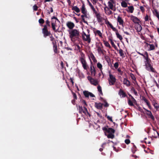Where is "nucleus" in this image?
I'll list each match as a JSON object with an SVG mask.
<instances>
[{
    "label": "nucleus",
    "instance_id": "864d4df0",
    "mask_svg": "<svg viewBox=\"0 0 159 159\" xmlns=\"http://www.w3.org/2000/svg\"><path fill=\"white\" fill-rule=\"evenodd\" d=\"M130 76L132 80H135V77L134 75L133 74H131L130 75Z\"/></svg>",
    "mask_w": 159,
    "mask_h": 159
},
{
    "label": "nucleus",
    "instance_id": "473e14b6",
    "mask_svg": "<svg viewBox=\"0 0 159 159\" xmlns=\"http://www.w3.org/2000/svg\"><path fill=\"white\" fill-rule=\"evenodd\" d=\"M98 90L100 93V94L101 95H102L103 93L102 92V89L101 86H98Z\"/></svg>",
    "mask_w": 159,
    "mask_h": 159
},
{
    "label": "nucleus",
    "instance_id": "5701e85b",
    "mask_svg": "<svg viewBox=\"0 0 159 159\" xmlns=\"http://www.w3.org/2000/svg\"><path fill=\"white\" fill-rule=\"evenodd\" d=\"M72 10L75 11L77 13H79L80 12V10L79 8L76 6H74L72 7Z\"/></svg>",
    "mask_w": 159,
    "mask_h": 159
},
{
    "label": "nucleus",
    "instance_id": "cd10ccee",
    "mask_svg": "<svg viewBox=\"0 0 159 159\" xmlns=\"http://www.w3.org/2000/svg\"><path fill=\"white\" fill-rule=\"evenodd\" d=\"M105 135L107 136L108 138L113 139L114 137V134H109L108 135H107L106 133H105Z\"/></svg>",
    "mask_w": 159,
    "mask_h": 159
},
{
    "label": "nucleus",
    "instance_id": "c85d7f7f",
    "mask_svg": "<svg viewBox=\"0 0 159 159\" xmlns=\"http://www.w3.org/2000/svg\"><path fill=\"white\" fill-rule=\"evenodd\" d=\"M131 92L132 93H134L135 95H138L137 92L135 90L134 88H132L131 89Z\"/></svg>",
    "mask_w": 159,
    "mask_h": 159
},
{
    "label": "nucleus",
    "instance_id": "2f4dec72",
    "mask_svg": "<svg viewBox=\"0 0 159 159\" xmlns=\"http://www.w3.org/2000/svg\"><path fill=\"white\" fill-rule=\"evenodd\" d=\"M104 43L105 44V46L107 47H108L109 48H111V46L110 45L109 43L107 41H104Z\"/></svg>",
    "mask_w": 159,
    "mask_h": 159
},
{
    "label": "nucleus",
    "instance_id": "c9c22d12",
    "mask_svg": "<svg viewBox=\"0 0 159 159\" xmlns=\"http://www.w3.org/2000/svg\"><path fill=\"white\" fill-rule=\"evenodd\" d=\"M153 105L154 106L155 108L157 110L159 108V105L156 102H153Z\"/></svg>",
    "mask_w": 159,
    "mask_h": 159
},
{
    "label": "nucleus",
    "instance_id": "5fc2aeb1",
    "mask_svg": "<svg viewBox=\"0 0 159 159\" xmlns=\"http://www.w3.org/2000/svg\"><path fill=\"white\" fill-rule=\"evenodd\" d=\"M109 76L111 80H116L115 78L111 74H110Z\"/></svg>",
    "mask_w": 159,
    "mask_h": 159
},
{
    "label": "nucleus",
    "instance_id": "de8ad7c7",
    "mask_svg": "<svg viewBox=\"0 0 159 159\" xmlns=\"http://www.w3.org/2000/svg\"><path fill=\"white\" fill-rule=\"evenodd\" d=\"M33 10L34 11H36L38 10V7L36 5H34L33 7Z\"/></svg>",
    "mask_w": 159,
    "mask_h": 159
},
{
    "label": "nucleus",
    "instance_id": "ea45409f",
    "mask_svg": "<svg viewBox=\"0 0 159 159\" xmlns=\"http://www.w3.org/2000/svg\"><path fill=\"white\" fill-rule=\"evenodd\" d=\"M110 40L111 41V43L112 46L113 47H114L116 49L117 47L115 45V44H114V43L113 42L112 40L111 39H110Z\"/></svg>",
    "mask_w": 159,
    "mask_h": 159
},
{
    "label": "nucleus",
    "instance_id": "e433bc0d",
    "mask_svg": "<svg viewBox=\"0 0 159 159\" xmlns=\"http://www.w3.org/2000/svg\"><path fill=\"white\" fill-rule=\"evenodd\" d=\"M97 51L98 53H101L102 54L103 53V52L102 50V49L100 47H97Z\"/></svg>",
    "mask_w": 159,
    "mask_h": 159
},
{
    "label": "nucleus",
    "instance_id": "f3484780",
    "mask_svg": "<svg viewBox=\"0 0 159 159\" xmlns=\"http://www.w3.org/2000/svg\"><path fill=\"white\" fill-rule=\"evenodd\" d=\"M95 14L96 15L98 22H101L102 20V18L100 14L97 12V13Z\"/></svg>",
    "mask_w": 159,
    "mask_h": 159
},
{
    "label": "nucleus",
    "instance_id": "69168bd1",
    "mask_svg": "<svg viewBox=\"0 0 159 159\" xmlns=\"http://www.w3.org/2000/svg\"><path fill=\"white\" fill-rule=\"evenodd\" d=\"M147 104L150 109H151V107L148 102H147Z\"/></svg>",
    "mask_w": 159,
    "mask_h": 159
},
{
    "label": "nucleus",
    "instance_id": "0e129e2a",
    "mask_svg": "<svg viewBox=\"0 0 159 159\" xmlns=\"http://www.w3.org/2000/svg\"><path fill=\"white\" fill-rule=\"evenodd\" d=\"M145 55L146 56L144 55V58H146L147 57H148V53H147V52H146L145 53Z\"/></svg>",
    "mask_w": 159,
    "mask_h": 159
},
{
    "label": "nucleus",
    "instance_id": "2eb2a0df",
    "mask_svg": "<svg viewBox=\"0 0 159 159\" xmlns=\"http://www.w3.org/2000/svg\"><path fill=\"white\" fill-rule=\"evenodd\" d=\"M118 93L121 98H124L126 96L125 93L121 89L120 90Z\"/></svg>",
    "mask_w": 159,
    "mask_h": 159
},
{
    "label": "nucleus",
    "instance_id": "72a5a7b5",
    "mask_svg": "<svg viewBox=\"0 0 159 159\" xmlns=\"http://www.w3.org/2000/svg\"><path fill=\"white\" fill-rule=\"evenodd\" d=\"M147 45L150 46L149 50H153L155 49V46L153 44H150L147 43Z\"/></svg>",
    "mask_w": 159,
    "mask_h": 159
},
{
    "label": "nucleus",
    "instance_id": "a18cd8bd",
    "mask_svg": "<svg viewBox=\"0 0 159 159\" xmlns=\"http://www.w3.org/2000/svg\"><path fill=\"white\" fill-rule=\"evenodd\" d=\"M108 119L111 122H112V117L109 116H106Z\"/></svg>",
    "mask_w": 159,
    "mask_h": 159
},
{
    "label": "nucleus",
    "instance_id": "4d7b16f0",
    "mask_svg": "<svg viewBox=\"0 0 159 159\" xmlns=\"http://www.w3.org/2000/svg\"><path fill=\"white\" fill-rule=\"evenodd\" d=\"M125 142L127 144H129L130 142V141L129 139H126L125 140Z\"/></svg>",
    "mask_w": 159,
    "mask_h": 159
},
{
    "label": "nucleus",
    "instance_id": "f03ea898",
    "mask_svg": "<svg viewBox=\"0 0 159 159\" xmlns=\"http://www.w3.org/2000/svg\"><path fill=\"white\" fill-rule=\"evenodd\" d=\"M59 22V21L57 17L53 16L52 18V27L53 30L55 32H57L58 30L57 24Z\"/></svg>",
    "mask_w": 159,
    "mask_h": 159
},
{
    "label": "nucleus",
    "instance_id": "7c9ffc66",
    "mask_svg": "<svg viewBox=\"0 0 159 159\" xmlns=\"http://www.w3.org/2000/svg\"><path fill=\"white\" fill-rule=\"evenodd\" d=\"M121 6L124 7H127V3L124 1H123L121 3Z\"/></svg>",
    "mask_w": 159,
    "mask_h": 159
},
{
    "label": "nucleus",
    "instance_id": "f257e3e1",
    "mask_svg": "<svg viewBox=\"0 0 159 159\" xmlns=\"http://www.w3.org/2000/svg\"><path fill=\"white\" fill-rule=\"evenodd\" d=\"M69 37L71 40L73 42L75 41L74 38L78 39L80 36V32L77 29H72L71 30H69Z\"/></svg>",
    "mask_w": 159,
    "mask_h": 159
},
{
    "label": "nucleus",
    "instance_id": "79ce46f5",
    "mask_svg": "<svg viewBox=\"0 0 159 159\" xmlns=\"http://www.w3.org/2000/svg\"><path fill=\"white\" fill-rule=\"evenodd\" d=\"M39 24H43L44 23V21L43 19L40 18L39 20Z\"/></svg>",
    "mask_w": 159,
    "mask_h": 159
},
{
    "label": "nucleus",
    "instance_id": "8fccbe9b",
    "mask_svg": "<svg viewBox=\"0 0 159 159\" xmlns=\"http://www.w3.org/2000/svg\"><path fill=\"white\" fill-rule=\"evenodd\" d=\"M118 66H119V64H118V62H116L114 65V67L116 69H117V68H118Z\"/></svg>",
    "mask_w": 159,
    "mask_h": 159
},
{
    "label": "nucleus",
    "instance_id": "052dcab7",
    "mask_svg": "<svg viewBox=\"0 0 159 159\" xmlns=\"http://www.w3.org/2000/svg\"><path fill=\"white\" fill-rule=\"evenodd\" d=\"M140 10H141V11H142L143 12L144 11V8L143 6H140Z\"/></svg>",
    "mask_w": 159,
    "mask_h": 159
},
{
    "label": "nucleus",
    "instance_id": "49530a36",
    "mask_svg": "<svg viewBox=\"0 0 159 159\" xmlns=\"http://www.w3.org/2000/svg\"><path fill=\"white\" fill-rule=\"evenodd\" d=\"M97 67L99 68L100 69H101L102 68V66L101 65V64L99 63H98L97 64Z\"/></svg>",
    "mask_w": 159,
    "mask_h": 159
},
{
    "label": "nucleus",
    "instance_id": "680f3d73",
    "mask_svg": "<svg viewBox=\"0 0 159 159\" xmlns=\"http://www.w3.org/2000/svg\"><path fill=\"white\" fill-rule=\"evenodd\" d=\"M145 21H147L148 20V15H146V16L145 17Z\"/></svg>",
    "mask_w": 159,
    "mask_h": 159
},
{
    "label": "nucleus",
    "instance_id": "6e6d98bb",
    "mask_svg": "<svg viewBox=\"0 0 159 159\" xmlns=\"http://www.w3.org/2000/svg\"><path fill=\"white\" fill-rule=\"evenodd\" d=\"M102 129L103 131H106L107 132L108 130V128H107V127H103L102 128Z\"/></svg>",
    "mask_w": 159,
    "mask_h": 159
},
{
    "label": "nucleus",
    "instance_id": "7ed1b4c3",
    "mask_svg": "<svg viewBox=\"0 0 159 159\" xmlns=\"http://www.w3.org/2000/svg\"><path fill=\"white\" fill-rule=\"evenodd\" d=\"M146 60V66L147 69L150 71L152 72H154V69L153 68L152 66L150 64L151 61L147 57L146 58H145Z\"/></svg>",
    "mask_w": 159,
    "mask_h": 159
},
{
    "label": "nucleus",
    "instance_id": "37998d69",
    "mask_svg": "<svg viewBox=\"0 0 159 159\" xmlns=\"http://www.w3.org/2000/svg\"><path fill=\"white\" fill-rule=\"evenodd\" d=\"M119 53L120 55V56L122 57L124 56V54L123 52V51L121 49H120L119 50Z\"/></svg>",
    "mask_w": 159,
    "mask_h": 159
},
{
    "label": "nucleus",
    "instance_id": "3c124183",
    "mask_svg": "<svg viewBox=\"0 0 159 159\" xmlns=\"http://www.w3.org/2000/svg\"><path fill=\"white\" fill-rule=\"evenodd\" d=\"M81 102L82 104L84 105V107L87 106V104L86 102L84 100H82L81 101Z\"/></svg>",
    "mask_w": 159,
    "mask_h": 159
},
{
    "label": "nucleus",
    "instance_id": "603ef678",
    "mask_svg": "<svg viewBox=\"0 0 159 159\" xmlns=\"http://www.w3.org/2000/svg\"><path fill=\"white\" fill-rule=\"evenodd\" d=\"M104 106L105 107H108L109 106L107 102L105 100L104 101Z\"/></svg>",
    "mask_w": 159,
    "mask_h": 159
},
{
    "label": "nucleus",
    "instance_id": "6e6552de",
    "mask_svg": "<svg viewBox=\"0 0 159 159\" xmlns=\"http://www.w3.org/2000/svg\"><path fill=\"white\" fill-rule=\"evenodd\" d=\"M79 111L80 113L83 112L85 114H89L87 109L85 107H84V109H83L82 106H79Z\"/></svg>",
    "mask_w": 159,
    "mask_h": 159
},
{
    "label": "nucleus",
    "instance_id": "9d476101",
    "mask_svg": "<svg viewBox=\"0 0 159 159\" xmlns=\"http://www.w3.org/2000/svg\"><path fill=\"white\" fill-rule=\"evenodd\" d=\"M66 26L70 30H72L75 27V25L74 23L68 21L66 23Z\"/></svg>",
    "mask_w": 159,
    "mask_h": 159
},
{
    "label": "nucleus",
    "instance_id": "c756f323",
    "mask_svg": "<svg viewBox=\"0 0 159 159\" xmlns=\"http://www.w3.org/2000/svg\"><path fill=\"white\" fill-rule=\"evenodd\" d=\"M123 83L124 84H125L127 86H129L130 85V82L129 80H123Z\"/></svg>",
    "mask_w": 159,
    "mask_h": 159
},
{
    "label": "nucleus",
    "instance_id": "6ab92c4d",
    "mask_svg": "<svg viewBox=\"0 0 159 159\" xmlns=\"http://www.w3.org/2000/svg\"><path fill=\"white\" fill-rule=\"evenodd\" d=\"M81 11L82 13H87V11L86 10V8H85V5L84 3L83 4V5L82 6Z\"/></svg>",
    "mask_w": 159,
    "mask_h": 159
},
{
    "label": "nucleus",
    "instance_id": "c03bdc74",
    "mask_svg": "<svg viewBox=\"0 0 159 159\" xmlns=\"http://www.w3.org/2000/svg\"><path fill=\"white\" fill-rule=\"evenodd\" d=\"M109 26H110V27L113 30L116 31L117 30L111 24H110L109 25Z\"/></svg>",
    "mask_w": 159,
    "mask_h": 159
},
{
    "label": "nucleus",
    "instance_id": "412c9836",
    "mask_svg": "<svg viewBox=\"0 0 159 159\" xmlns=\"http://www.w3.org/2000/svg\"><path fill=\"white\" fill-rule=\"evenodd\" d=\"M88 2L89 3V6L90 7L91 9L92 10L93 12L95 14H96L97 12L96 11L94 7L93 6V5L92 4L89 2V0H88Z\"/></svg>",
    "mask_w": 159,
    "mask_h": 159
},
{
    "label": "nucleus",
    "instance_id": "e2e57ef3",
    "mask_svg": "<svg viewBox=\"0 0 159 159\" xmlns=\"http://www.w3.org/2000/svg\"><path fill=\"white\" fill-rule=\"evenodd\" d=\"M73 94L74 99H77V96L76 94L74 93H73Z\"/></svg>",
    "mask_w": 159,
    "mask_h": 159
},
{
    "label": "nucleus",
    "instance_id": "a211bd4d",
    "mask_svg": "<svg viewBox=\"0 0 159 159\" xmlns=\"http://www.w3.org/2000/svg\"><path fill=\"white\" fill-rule=\"evenodd\" d=\"M117 21L119 23L120 25H123L124 22L123 19L120 16H118L117 17Z\"/></svg>",
    "mask_w": 159,
    "mask_h": 159
},
{
    "label": "nucleus",
    "instance_id": "aec40b11",
    "mask_svg": "<svg viewBox=\"0 0 159 159\" xmlns=\"http://www.w3.org/2000/svg\"><path fill=\"white\" fill-rule=\"evenodd\" d=\"M135 28L138 32H140L142 30V26L139 24L136 25Z\"/></svg>",
    "mask_w": 159,
    "mask_h": 159
},
{
    "label": "nucleus",
    "instance_id": "4c0bfd02",
    "mask_svg": "<svg viewBox=\"0 0 159 159\" xmlns=\"http://www.w3.org/2000/svg\"><path fill=\"white\" fill-rule=\"evenodd\" d=\"M109 83L110 85H113L115 83V80H109Z\"/></svg>",
    "mask_w": 159,
    "mask_h": 159
},
{
    "label": "nucleus",
    "instance_id": "f704fd0d",
    "mask_svg": "<svg viewBox=\"0 0 159 159\" xmlns=\"http://www.w3.org/2000/svg\"><path fill=\"white\" fill-rule=\"evenodd\" d=\"M95 33L98 34L100 37L102 38V34L100 31L97 30Z\"/></svg>",
    "mask_w": 159,
    "mask_h": 159
},
{
    "label": "nucleus",
    "instance_id": "13d9d810",
    "mask_svg": "<svg viewBox=\"0 0 159 159\" xmlns=\"http://www.w3.org/2000/svg\"><path fill=\"white\" fill-rule=\"evenodd\" d=\"M131 100L133 101L134 103H135L136 102V100L132 96H131Z\"/></svg>",
    "mask_w": 159,
    "mask_h": 159
},
{
    "label": "nucleus",
    "instance_id": "774afa93",
    "mask_svg": "<svg viewBox=\"0 0 159 159\" xmlns=\"http://www.w3.org/2000/svg\"><path fill=\"white\" fill-rule=\"evenodd\" d=\"M137 53L139 55L143 56V57H144V55L143 54H142V53H140V52H137Z\"/></svg>",
    "mask_w": 159,
    "mask_h": 159
},
{
    "label": "nucleus",
    "instance_id": "9b49d317",
    "mask_svg": "<svg viewBox=\"0 0 159 159\" xmlns=\"http://www.w3.org/2000/svg\"><path fill=\"white\" fill-rule=\"evenodd\" d=\"M83 93L85 97H88L89 96L91 97H94V95L91 93L89 92L88 91H85L83 92Z\"/></svg>",
    "mask_w": 159,
    "mask_h": 159
},
{
    "label": "nucleus",
    "instance_id": "ddd939ff",
    "mask_svg": "<svg viewBox=\"0 0 159 159\" xmlns=\"http://www.w3.org/2000/svg\"><path fill=\"white\" fill-rule=\"evenodd\" d=\"M110 9L107 7H105L104 8L105 13L109 15L112 14L113 13L112 11Z\"/></svg>",
    "mask_w": 159,
    "mask_h": 159
},
{
    "label": "nucleus",
    "instance_id": "a878e982",
    "mask_svg": "<svg viewBox=\"0 0 159 159\" xmlns=\"http://www.w3.org/2000/svg\"><path fill=\"white\" fill-rule=\"evenodd\" d=\"M116 34L117 38H119L120 40L122 39L123 38L122 36L118 33V30L116 31Z\"/></svg>",
    "mask_w": 159,
    "mask_h": 159
},
{
    "label": "nucleus",
    "instance_id": "a19ab883",
    "mask_svg": "<svg viewBox=\"0 0 159 159\" xmlns=\"http://www.w3.org/2000/svg\"><path fill=\"white\" fill-rule=\"evenodd\" d=\"M81 17L82 18V21H83V22L87 24H88V22L87 21H85L84 20V15H82L81 16Z\"/></svg>",
    "mask_w": 159,
    "mask_h": 159
},
{
    "label": "nucleus",
    "instance_id": "09e8293b",
    "mask_svg": "<svg viewBox=\"0 0 159 159\" xmlns=\"http://www.w3.org/2000/svg\"><path fill=\"white\" fill-rule=\"evenodd\" d=\"M91 57L93 62H96L97 61V60L95 59L94 56L93 54H92V56H91Z\"/></svg>",
    "mask_w": 159,
    "mask_h": 159
},
{
    "label": "nucleus",
    "instance_id": "423d86ee",
    "mask_svg": "<svg viewBox=\"0 0 159 159\" xmlns=\"http://www.w3.org/2000/svg\"><path fill=\"white\" fill-rule=\"evenodd\" d=\"M80 60L82 65V66L84 70H87L89 68L85 60L82 57L80 58Z\"/></svg>",
    "mask_w": 159,
    "mask_h": 159
},
{
    "label": "nucleus",
    "instance_id": "4be33fe9",
    "mask_svg": "<svg viewBox=\"0 0 159 159\" xmlns=\"http://www.w3.org/2000/svg\"><path fill=\"white\" fill-rule=\"evenodd\" d=\"M91 84L94 85H96L98 84V80H90Z\"/></svg>",
    "mask_w": 159,
    "mask_h": 159
},
{
    "label": "nucleus",
    "instance_id": "bb28decb",
    "mask_svg": "<svg viewBox=\"0 0 159 159\" xmlns=\"http://www.w3.org/2000/svg\"><path fill=\"white\" fill-rule=\"evenodd\" d=\"M108 6L111 10H113V3L110 1L108 2Z\"/></svg>",
    "mask_w": 159,
    "mask_h": 159
},
{
    "label": "nucleus",
    "instance_id": "b1692460",
    "mask_svg": "<svg viewBox=\"0 0 159 159\" xmlns=\"http://www.w3.org/2000/svg\"><path fill=\"white\" fill-rule=\"evenodd\" d=\"M115 131L114 129L111 128H108V130L107 132L109 134H114L115 133Z\"/></svg>",
    "mask_w": 159,
    "mask_h": 159
},
{
    "label": "nucleus",
    "instance_id": "0eeeda50",
    "mask_svg": "<svg viewBox=\"0 0 159 159\" xmlns=\"http://www.w3.org/2000/svg\"><path fill=\"white\" fill-rule=\"evenodd\" d=\"M82 37L84 41L88 42L89 43L91 42V39L89 34L87 35L85 33H84L82 34Z\"/></svg>",
    "mask_w": 159,
    "mask_h": 159
},
{
    "label": "nucleus",
    "instance_id": "393cba45",
    "mask_svg": "<svg viewBox=\"0 0 159 159\" xmlns=\"http://www.w3.org/2000/svg\"><path fill=\"white\" fill-rule=\"evenodd\" d=\"M128 11L129 12H130L131 13H132L133 12V11L134 10V8L133 6H130L128 7Z\"/></svg>",
    "mask_w": 159,
    "mask_h": 159
},
{
    "label": "nucleus",
    "instance_id": "338daca9",
    "mask_svg": "<svg viewBox=\"0 0 159 159\" xmlns=\"http://www.w3.org/2000/svg\"><path fill=\"white\" fill-rule=\"evenodd\" d=\"M61 66L62 68L64 67V63L62 61H61Z\"/></svg>",
    "mask_w": 159,
    "mask_h": 159
},
{
    "label": "nucleus",
    "instance_id": "58836bf2",
    "mask_svg": "<svg viewBox=\"0 0 159 159\" xmlns=\"http://www.w3.org/2000/svg\"><path fill=\"white\" fill-rule=\"evenodd\" d=\"M128 103L129 105L131 106H133V102L131 101L130 99H129L128 101Z\"/></svg>",
    "mask_w": 159,
    "mask_h": 159
},
{
    "label": "nucleus",
    "instance_id": "39448f33",
    "mask_svg": "<svg viewBox=\"0 0 159 159\" xmlns=\"http://www.w3.org/2000/svg\"><path fill=\"white\" fill-rule=\"evenodd\" d=\"M50 38V40L52 41L53 49L54 52L55 53H57V46L56 41L53 38H52L51 37Z\"/></svg>",
    "mask_w": 159,
    "mask_h": 159
},
{
    "label": "nucleus",
    "instance_id": "f8f14e48",
    "mask_svg": "<svg viewBox=\"0 0 159 159\" xmlns=\"http://www.w3.org/2000/svg\"><path fill=\"white\" fill-rule=\"evenodd\" d=\"M131 20L135 23L139 24V20L137 17L132 16L131 17Z\"/></svg>",
    "mask_w": 159,
    "mask_h": 159
},
{
    "label": "nucleus",
    "instance_id": "4468645a",
    "mask_svg": "<svg viewBox=\"0 0 159 159\" xmlns=\"http://www.w3.org/2000/svg\"><path fill=\"white\" fill-rule=\"evenodd\" d=\"M103 104L100 103H95V106L98 109H101L102 108Z\"/></svg>",
    "mask_w": 159,
    "mask_h": 159
},
{
    "label": "nucleus",
    "instance_id": "dca6fc26",
    "mask_svg": "<svg viewBox=\"0 0 159 159\" xmlns=\"http://www.w3.org/2000/svg\"><path fill=\"white\" fill-rule=\"evenodd\" d=\"M90 72L92 75L95 76L96 74V71L94 67L92 65L90 66Z\"/></svg>",
    "mask_w": 159,
    "mask_h": 159
},
{
    "label": "nucleus",
    "instance_id": "bf43d9fd",
    "mask_svg": "<svg viewBox=\"0 0 159 159\" xmlns=\"http://www.w3.org/2000/svg\"><path fill=\"white\" fill-rule=\"evenodd\" d=\"M46 24H47L46 25H47V27L48 26H50L49 22V21L48 20H47L46 21Z\"/></svg>",
    "mask_w": 159,
    "mask_h": 159
},
{
    "label": "nucleus",
    "instance_id": "20e7f679",
    "mask_svg": "<svg viewBox=\"0 0 159 159\" xmlns=\"http://www.w3.org/2000/svg\"><path fill=\"white\" fill-rule=\"evenodd\" d=\"M42 33L43 34V36L44 37H46L47 36H48L50 35V32L48 30L47 25H44L43 28L42 29Z\"/></svg>",
    "mask_w": 159,
    "mask_h": 159
},
{
    "label": "nucleus",
    "instance_id": "1a4fd4ad",
    "mask_svg": "<svg viewBox=\"0 0 159 159\" xmlns=\"http://www.w3.org/2000/svg\"><path fill=\"white\" fill-rule=\"evenodd\" d=\"M144 109L146 111H145V113L148 116V117L151 118L152 120H155V118L153 116L151 112L149 110H147L145 108H144Z\"/></svg>",
    "mask_w": 159,
    "mask_h": 159
}]
</instances>
